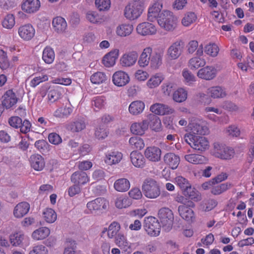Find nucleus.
Instances as JSON below:
<instances>
[{"instance_id": "nucleus-1", "label": "nucleus", "mask_w": 254, "mask_h": 254, "mask_svg": "<svg viewBox=\"0 0 254 254\" xmlns=\"http://www.w3.org/2000/svg\"><path fill=\"white\" fill-rule=\"evenodd\" d=\"M175 181L183 195L196 202L201 199V195L199 192L192 187L187 179L180 176L175 178Z\"/></svg>"}, {"instance_id": "nucleus-2", "label": "nucleus", "mask_w": 254, "mask_h": 254, "mask_svg": "<svg viewBox=\"0 0 254 254\" xmlns=\"http://www.w3.org/2000/svg\"><path fill=\"white\" fill-rule=\"evenodd\" d=\"M157 21L161 28L168 31H174L178 23L177 16L169 10H163L160 13Z\"/></svg>"}, {"instance_id": "nucleus-3", "label": "nucleus", "mask_w": 254, "mask_h": 254, "mask_svg": "<svg viewBox=\"0 0 254 254\" xmlns=\"http://www.w3.org/2000/svg\"><path fill=\"white\" fill-rule=\"evenodd\" d=\"M142 190L144 195L149 198H156L160 194L159 184L151 178H147L144 180Z\"/></svg>"}, {"instance_id": "nucleus-4", "label": "nucleus", "mask_w": 254, "mask_h": 254, "mask_svg": "<svg viewBox=\"0 0 254 254\" xmlns=\"http://www.w3.org/2000/svg\"><path fill=\"white\" fill-rule=\"evenodd\" d=\"M158 216L163 229L166 231H169L172 228L174 221V215L172 210L168 208L163 207L159 209Z\"/></svg>"}, {"instance_id": "nucleus-5", "label": "nucleus", "mask_w": 254, "mask_h": 254, "mask_svg": "<svg viewBox=\"0 0 254 254\" xmlns=\"http://www.w3.org/2000/svg\"><path fill=\"white\" fill-rule=\"evenodd\" d=\"M143 227L150 236L156 237L160 234L161 225L158 220L154 217L145 218L143 222Z\"/></svg>"}, {"instance_id": "nucleus-6", "label": "nucleus", "mask_w": 254, "mask_h": 254, "mask_svg": "<svg viewBox=\"0 0 254 254\" xmlns=\"http://www.w3.org/2000/svg\"><path fill=\"white\" fill-rule=\"evenodd\" d=\"M214 155L222 159H230L233 157L234 151L231 148L219 142L213 144Z\"/></svg>"}, {"instance_id": "nucleus-7", "label": "nucleus", "mask_w": 254, "mask_h": 254, "mask_svg": "<svg viewBox=\"0 0 254 254\" xmlns=\"http://www.w3.org/2000/svg\"><path fill=\"white\" fill-rule=\"evenodd\" d=\"M35 33V28L30 23L22 24L18 28V36L24 41L31 40L34 37Z\"/></svg>"}, {"instance_id": "nucleus-8", "label": "nucleus", "mask_w": 254, "mask_h": 254, "mask_svg": "<svg viewBox=\"0 0 254 254\" xmlns=\"http://www.w3.org/2000/svg\"><path fill=\"white\" fill-rule=\"evenodd\" d=\"M109 206V202L103 197H98L88 202L86 206L90 213L101 211L105 210Z\"/></svg>"}, {"instance_id": "nucleus-9", "label": "nucleus", "mask_w": 254, "mask_h": 254, "mask_svg": "<svg viewBox=\"0 0 254 254\" xmlns=\"http://www.w3.org/2000/svg\"><path fill=\"white\" fill-rule=\"evenodd\" d=\"M185 43L182 40L176 41L169 47L167 54L171 59L176 60L181 55Z\"/></svg>"}, {"instance_id": "nucleus-10", "label": "nucleus", "mask_w": 254, "mask_h": 254, "mask_svg": "<svg viewBox=\"0 0 254 254\" xmlns=\"http://www.w3.org/2000/svg\"><path fill=\"white\" fill-rule=\"evenodd\" d=\"M41 6L40 0H23L21 9L27 14H32L37 12Z\"/></svg>"}, {"instance_id": "nucleus-11", "label": "nucleus", "mask_w": 254, "mask_h": 254, "mask_svg": "<svg viewBox=\"0 0 254 254\" xmlns=\"http://www.w3.org/2000/svg\"><path fill=\"white\" fill-rule=\"evenodd\" d=\"M190 143V146L196 150L199 151H204L209 148V141L208 139L204 137L200 136H195L192 143Z\"/></svg>"}, {"instance_id": "nucleus-12", "label": "nucleus", "mask_w": 254, "mask_h": 254, "mask_svg": "<svg viewBox=\"0 0 254 254\" xmlns=\"http://www.w3.org/2000/svg\"><path fill=\"white\" fill-rule=\"evenodd\" d=\"M217 70L212 66H206L200 68L197 72V76L201 79L210 80L214 78L216 75Z\"/></svg>"}, {"instance_id": "nucleus-13", "label": "nucleus", "mask_w": 254, "mask_h": 254, "mask_svg": "<svg viewBox=\"0 0 254 254\" xmlns=\"http://www.w3.org/2000/svg\"><path fill=\"white\" fill-rule=\"evenodd\" d=\"M70 179L73 184L79 186H83L90 181V178L87 173L80 171L74 172L72 174Z\"/></svg>"}, {"instance_id": "nucleus-14", "label": "nucleus", "mask_w": 254, "mask_h": 254, "mask_svg": "<svg viewBox=\"0 0 254 254\" xmlns=\"http://www.w3.org/2000/svg\"><path fill=\"white\" fill-rule=\"evenodd\" d=\"M123 157V154L119 151H108L105 154L104 162L106 164L110 166L116 165L121 162Z\"/></svg>"}, {"instance_id": "nucleus-15", "label": "nucleus", "mask_w": 254, "mask_h": 254, "mask_svg": "<svg viewBox=\"0 0 254 254\" xmlns=\"http://www.w3.org/2000/svg\"><path fill=\"white\" fill-rule=\"evenodd\" d=\"M18 99L12 90H7L2 96V104L6 109L14 106L17 102Z\"/></svg>"}, {"instance_id": "nucleus-16", "label": "nucleus", "mask_w": 254, "mask_h": 254, "mask_svg": "<svg viewBox=\"0 0 254 254\" xmlns=\"http://www.w3.org/2000/svg\"><path fill=\"white\" fill-rule=\"evenodd\" d=\"M29 209L30 204L28 202L25 201L19 202L13 208V216L16 218H21L28 213Z\"/></svg>"}, {"instance_id": "nucleus-17", "label": "nucleus", "mask_w": 254, "mask_h": 254, "mask_svg": "<svg viewBox=\"0 0 254 254\" xmlns=\"http://www.w3.org/2000/svg\"><path fill=\"white\" fill-rule=\"evenodd\" d=\"M137 32L143 36L153 35L156 33L155 26L151 23L147 22H142L137 25L136 28Z\"/></svg>"}, {"instance_id": "nucleus-18", "label": "nucleus", "mask_w": 254, "mask_h": 254, "mask_svg": "<svg viewBox=\"0 0 254 254\" xmlns=\"http://www.w3.org/2000/svg\"><path fill=\"white\" fill-rule=\"evenodd\" d=\"M161 155V149L156 146L147 147L144 151L145 157L152 162H158L160 160Z\"/></svg>"}, {"instance_id": "nucleus-19", "label": "nucleus", "mask_w": 254, "mask_h": 254, "mask_svg": "<svg viewBox=\"0 0 254 254\" xmlns=\"http://www.w3.org/2000/svg\"><path fill=\"white\" fill-rule=\"evenodd\" d=\"M143 10V3L141 1L133 2L131 7L128 10V19L134 20L137 19Z\"/></svg>"}, {"instance_id": "nucleus-20", "label": "nucleus", "mask_w": 254, "mask_h": 254, "mask_svg": "<svg viewBox=\"0 0 254 254\" xmlns=\"http://www.w3.org/2000/svg\"><path fill=\"white\" fill-rule=\"evenodd\" d=\"M150 110L156 115H164L172 114L174 112V110L169 106L160 103L152 105L150 108Z\"/></svg>"}, {"instance_id": "nucleus-21", "label": "nucleus", "mask_w": 254, "mask_h": 254, "mask_svg": "<svg viewBox=\"0 0 254 254\" xmlns=\"http://www.w3.org/2000/svg\"><path fill=\"white\" fill-rule=\"evenodd\" d=\"M190 127L193 134L205 135L208 133V128L206 123L202 121H197L191 123Z\"/></svg>"}, {"instance_id": "nucleus-22", "label": "nucleus", "mask_w": 254, "mask_h": 254, "mask_svg": "<svg viewBox=\"0 0 254 254\" xmlns=\"http://www.w3.org/2000/svg\"><path fill=\"white\" fill-rule=\"evenodd\" d=\"M29 162L31 167L35 171H42L45 166L44 158L39 154L32 155L30 157Z\"/></svg>"}, {"instance_id": "nucleus-23", "label": "nucleus", "mask_w": 254, "mask_h": 254, "mask_svg": "<svg viewBox=\"0 0 254 254\" xmlns=\"http://www.w3.org/2000/svg\"><path fill=\"white\" fill-rule=\"evenodd\" d=\"M119 56V50L114 49L106 54L102 60L103 64L108 67L113 66Z\"/></svg>"}, {"instance_id": "nucleus-24", "label": "nucleus", "mask_w": 254, "mask_h": 254, "mask_svg": "<svg viewBox=\"0 0 254 254\" xmlns=\"http://www.w3.org/2000/svg\"><path fill=\"white\" fill-rule=\"evenodd\" d=\"M146 121L147 129L148 127L153 130L158 131L161 128V123L159 118L153 114H149L147 116V118L144 120Z\"/></svg>"}, {"instance_id": "nucleus-25", "label": "nucleus", "mask_w": 254, "mask_h": 254, "mask_svg": "<svg viewBox=\"0 0 254 254\" xmlns=\"http://www.w3.org/2000/svg\"><path fill=\"white\" fill-rule=\"evenodd\" d=\"M130 159L134 167L142 168L145 166V159L141 153L136 151H132L130 154Z\"/></svg>"}, {"instance_id": "nucleus-26", "label": "nucleus", "mask_w": 254, "mask_h": 254, "mask_svg": "<svg viewBox=\"0 0 254 254\" xmlns=\"http://www.w3.org/2000/svg\"><path fill=\"white\" fill-rule=\"evenodd\" d=\"M163 159L164 163L172 169H176L180 162L179 156L171 152L165 154Z\"/></svg>"}, {"instance_id": "nucleus-27", "label": "nucleus", "mask_w": 254, "mask_h": 254, "mask_svg": "<svg viewBox=\"0 0 254 254\" xmlns=\"http://www.w3.org/2000/svg\"><path fill=\"white\" fill-rule=\"evenodd\" d=\"M52 26L55 31L58 33H63L67 28V23L62 17L57 16L53 18Z\"/></svg>"}, {"instance_id": "nucleus-28", "label": "nucleus", "mask_w": 254, "mask_h": 254, "mask_svg": "<svg viewBox=\"0 0 254 254\" xmlns=\"http://www.w3.org/2000/svg\"><path fill=\"white\" fill-rule=\"evenodd\" d=\"M120 224L118 222L114 221L109 225L108 228H104L102 233L104 234L107 232L108 238L112 239L120 233Z\"/></svg>"}, {"instance_id": "nucleus-29", "label": "nucleus", "mask_w": 254, "mask_h": 254, "mask_svg": "<svg viewBox=\"0 0 254 254\" xmlns=\"http://www.w3.org/2000/svg\"><path fill=\"white\" fill-rule=\"evenodd\" d=\"M163 51L154 52L150 55V64L153 69H158L162 64Z\"/></svg>"}, {"instance_id": "nucleus-30", "label": "nucleus", "mask_w": 254, "mask_h": 254, "mask_svg": "<svg viewBox=\"0 0 254 254\" xmlns=\"http://www.w3.org/2000/svg\"><path fill=\"white\" fill-rule=\"evenodd\" d=\"M51 230L47 227H41L33 232L32 239L36 241H41L47 238L50 234Z\"/></svg>"}, {"instance_id": "nucleus-31", "label": "nucleus", "mask_w": 254, "mask_h": 254, "mask_svg": "<svg viewBox=\"0 0 254 254\" xmlns=\"http://www.w3.org/2000/svg\"><path fill=\"white\" fill-rule=\"evenodd\" d=\"M130 130L132 133L136 135H142L147 130L146 121L144 120L141 123H134L130 127Z\"/></svg>"}, {"instance_id": "nucleus-32", "label": "nucleus", "mask_w": 254, "mask_h": 254, "mask_svg": "<svg viewBox=\"0 0 254 254\" xmlns=\"http://www.w3.org/2000/svg\"><path fill=\"white\" fill-rule=\"evenodd\" d=\"M86 127L85 120L83 118H78L70 123L68 128L72 132H79L84 129Z\"/></svg>"}, {"instance_id": "nucleus-33", "label": "nucleus", "mask_w": 254, "mask_h": 254, "mask_svg": "<svg viewBox=\"0 0 254 254\" xmlns=\"http://www.w3.org/2000/svg\"><path fill=\"white\" fill-rule=\"evenodd\" d=\"M113 83L118 86H123L127 83V74L123 71H118L113 76Z\"/></svg>"}, {"instance_id": "nucleus-34", "label": "nucleus", "mask_w": 254, "mask_h": 254, "mask_svg": "<svg viewBox=\"0 0 254 254\" xmlns=\"http://www.w3.org/2000/svg\"><path fill=\"white\" fill-rule=\"evenodd\" d=\"M15 24V18L13 14L8 13L3 16L1 21L2 27L6 29L10 30Z\"/></svg>"}, {"instance_id": "nucleus-35", "label": "nucleus", "mask_w": 254, "mask_h": 254, "mask_svg": "<svg viewBox=\"0 0 254 254\" xmlns=\"http://www.w3.org/2000/svg\"><path fill=\"white\" fill-rule=\"evenodd\" d=\"M42 217L44 220L48 223H53L57 219V214L52 208H46L42 212Z\"/></svg>"}, {"instance_id": "nucleus-36", "label": "nucleus", "mask_w": 254, "mask_h": 254, "mask_svg": "<svg viewBox=\"0 0 254 254\" xmlns=\"http://www.w3.org/2000/svg\"><path fill=\"white\" fill-rule=\"evenodd\" d=\"M27 237L20 232H14L9 236V241L13 246L17 247L21 245Z\"/></svg>"}, {"instance_id": "nucleus-37", "label": "nucleus", "mask_w": 254, "mask_h": 254, "mask_svg": "<svg viewBox=\"0 0 254 254\" xmlns=\"http://www.w3.org/2000/svg\"><path fill=\"white\" fill-rule=\"evenodd\" d=\"M73 111V107L70 105H66L58 108L54 112V116L58 118H66Z\"/></svg>"}, {"instance_id": "nucleus-38", "label": "nucleus", "mask_w": 254, "mask_h": 254, "mask_svg": "<svg viewBox=\"0 0 254 254\" xmlns=\"http://www.w3.org/2000/svg\"><path fill=\"white\" fill-rule=\"evenodd\" d=\"M144 103L141 101L132 102L129 105L128 110L133 115H137L142 112L144 109Z\"/></svg>"}, {"instance_id": "nucleus-39", "label": "nucleus", "mask_w": 254, "mask_h": 254, "mask_svg": "<svg viewBox=\"0 0 254 254\" xmlns=\"http://www.w3.org/2000/svg\"><path fill=\"white\" fill-rule=\"evenodd\" d=\"M178 212L182 218L188 221L191 220L194 216L193 210L185 205H180Z\"/></svg>"}, {"instance_id": "nucleus-40", "label": "nucleus", "mask_w": 254, "mask_h": 254, "mask_svg": "<svg viewBox=\"0 0 254 254\" xmlns=\"http://www.w3.org/2000/svg\"><path fill=\"white\" fill-rule=\"evenodd\" d=\"M152 51V49L150 47H147L143 50L138 62L140 66L144 67L149 64L150 59V55Z\"/></svg>"}, {"instance_id": "nucleus-41", "label": "nucleus", "mask_w": 254, "mask_h": 254, "mask_svg": "<svg viewBox=\"0 0 254 254\" xmlns=\"http://www.w3.org/2000/svg\"><path fill=\"white\" fill-rule=\"evenodd\" d=\"M160 4L159 3H154L152 7L148 9L147 19L150 22H153L159 18V13L161 11V8L159 7Z\"/></svg>"}, {"instance_id": "nucleus-42", "label": "nucleus", "mask_w": 254, "mask_h": 254, "mask_svg": "<svg viewBox=\"0 0 254 254\" xmlns=\"http://www.w3.org/2000/svg\"><path fill=\"white\" fill-rule=\"evenodd\" d=\"M77 247L76 241L71 238H67L64 244V254H75Z\"/></svg>"}, {"instance_id": "nucleus-43", "label": "nucleus", "mask_w": 254, "mask_h": 254, "mask_svg": "<svg viewBox=\"0 0 254 254\" xmlns=\"http://www.w3.org/2000/svg\"><path fill=\"white\" fill-rule=\"evenodd\" d=\"M55 58V54L54 50L50 47H46L43 51L42 59L45 63L51 64L53 63Z\"/></svg>"}, {"instance_id": "nucleus-44", "label": "nucleus", "mask_w": 254, "mask_h": 254, "mask_svg": "<svg viewBox=\"0 0 254 254\" xmlns=\"http://www.w3.org/2000/svg\"><path fill=\"white\" fill-rule=\"evenodd\" d=\"M185 159L188 162L194 164H202L206 161L204 156L195 154L186 155Z\"/></svg>"}, {"instance_id": "nucleus-45", "label": "nucleus", "mask_w": 254, "mask_h": 254, "mask_svg": "<svg viewBox=\"0 0 254 254\" xmlns=\"http://www.w3.org/2000/svg\"><path fill=\"white\" fill-rule=\"evenodd\" d=\"M87 20L93 24H99L102 22V16L95 11L89 10L86 14Z\"/></svg>"}, {"instance_id": "nucleus-46", "label": "nucleus", "mask_w": 254, "mask_h": 254, "mask_svg": "<svg viewBox=\"0 0 254 254\" xmlns=\"http://www.w3.org/2000/svg\"><path fill=\"white\" fill-rule=\"evenodd\" d=\"M232 187L233 185L229 183L221 184L220 185L212 187L211 192L214 195H219Z\"/></svg>"}, {"instance_id": "nucleus-47", "label": "nucleus", "mask_w": 254, "mask_h": 254, "mask_svg": "<svg viewBox=\"0 0 254 254\" xmlns=\"http://www.w3.org/2000/svg\"><path fill=\"white\" fill-rule=\"evenodd\" d=\"M187 98V92L183 88H179L173 95V100L178 103L185 101Z\"/></svg>"}, {"instance_id": "nucleus-48", "label": "nucleus", "mask_w": 254, "mask_h": 254, "mask_svg": "<svg viewBox=\"0 0 254 254\" xmlns=\"http://www.w3.org/2000/svg\"><path fill=\"white\" fill-rule=\"evenodd\" d=\"M106 100L103 96H96L93 98L92 106L95 111H98L104 108Z\"/></svg>"}, {"instance_id": "nucleus-49", "label": "nucleus", "mask_w": 254, "mask_h": 254, "mask_svg": "<svg viewBox=\"0 0 254 254\" xmlns=\"http://www.w3.org/2000/svg\"><path fill=\"white\" fill-rule=\"evenodd\" d=\"M206 63L204 59L198 57L190 59L189 62V67L192 70L204 66Z\"/></svg>"}, {"instance_id": "nucleus-50", "label": "nucleus", "mask_w": 254, "mask_h": 254, "mask_svg": "<svg viewBox=\"0 0 254 254\" xmlns=\"http://www.w3.org/2000/svg\"><path fill=\"white\" fill-rule=\"evenodd\" d=\"M109 133L108 129L103 126L97 127L95 130V137L99 140L105 139Z\"/></svg>"}, {"instance_id": "nucleus-51", "label": "nucleus", "mask_w": 254, "mask_h": 254, "mask_svg": "<svg viewBox=\"0 0 254 254\" xmlns=\"http://www.w3.org/2000/svg\"><path fill=\"white\" fill-rule=\"evenodd\" d=\"M114 239L116 245L126 252L127 250L126 247L127 246V241L126 236L120 232Z\"/></svg>"}, {"instance_id": "nucleus-52", "label": "nucleus", "mask_w": 254, "mask_h": 254, "mask_svg": "<svg viewBox=\"0 0 254 254\" xmlns=\"http://www.w3.org/2000/svg\"><path fill=\"white\" fill-rule=\"evenodd\" d=\"M95 4L97 9L101 11H108L111 7V0H95Z\"/></svg>"}, {"instance_id": "nucleus-53", "label": "nucleus", "mask_w": 254, "mask_h": 254, "mask_svg": "<svg viewBox=\"0 0 254 254\" xmlns=\"http://www.w3.org/2000/svg\"><path fill=\"white\" fill-rule=\"evenodd\" d=\"M114 187L118 191H126L127 189V180L125 178L117 180L114 184Z\"/></svg>"}, {"instance_id": "nucleus-54", "label": "nucleus", "mask_w": 254, "mask_h": 254, "mask_svg": "<svg viewBox=\"0 0 254 254\" xmlns=\"http://www.w3.org/2000/svg\"><path fill=\"white\" fill-rule=\"evenodd\" d=\"M29 254H48V250L43 245H35L32 247Z\"/></svg>"}, {"instance_id": "nucleus-55", "label": "nucleus", "mask_w": 254, "mask_h": 254, "mask_svg": "<svg viewBox=\"0 0 254 254\" xmlns=\"http://www.w3.org/2000/svg\"><path fill=\"white\" fill-rule=\"evenodd\" d=\"M106 80V75L102 72H97L93 74L90 77L92 83L99 84Z\"/></svg>"}, {"instance_id": "nucleus-56", "label": "nucleus", "mask_w": 254, "mask_h": 254, "mask_svg": "<svg viewBox=\"0 0 254 254\" xmlns=\"http://www.w3.org/2000/svg\"><path fill=\"white\" fill-rule=\"evenodd\" d=\"M48 76L47 74H41L33 77L30 82V86L35 87L43 82L48 80Z\"/></svg>"}, {"instance_id": "nucleus-57", "label": "nucleus", "mask_w": 254, "mask_h": 254, "mask_svg": "<svg viewBox=\"0 0 254 254\" xmlns=\"http://www.w3.org/2000/svg\"><path fill=\"white\" fill-rule=\"evenodd\" d=\"M129 143L132 148L141 149L144 146L143 140L140 137H133L130 138Z\"/></svg>"}, {"instance_id": "nucleus-58", "label": "nucleus", "mask_w": 254, "mask_h": 254, "mask_svg": "<svg viewBox=\"0 0 254 254\" xmlns=\"http://www.w3.org/2000/svg\"><path fill=\"white\" fill-rule=\"evenodd\" d=\"M219 51L217 45L215 44H210L206 45L204 48V52L212 57H216Z\"/></svg>"}, {"instance_id": "nucleus-59", "label": "nucleus", "mask_w": 254, "mask_h": 254, "mask_svg": "<svg viewBox=\"0 0 254 254\" xmlns=\"http://www.w3.org/2000/svg\"><path fill=\"white\" fill-rule=\"evenodd\" d=\"M196 16L194 12H190L186 14L182 20V23L185 26H188L195 21Z\"/></svg>"}, {"instance_id": "nucleus-60", "label": "nucleus", "mask_w": 254, "mask_h": 254, "mask_svg": "<svg viewBox=\"0 0 254 254\" xmlns=\"http://www.w3.org/2000/svg\"><path fill=\"white\" fill-rule=\"evenodd\" d=\"M210 95L214 98H222L226 95L225 92L219 86L212 87L210 90Z\"/></svg>"}, {"instance_id": "nucleus-61", "label": "nucleus", "mask_w": 254, "mask_h": 254, "mask_svg": "<svg viewBox=\"0 0 254 254\" xmlns=\"http://www.w3.org/2000/svg\"><path fill=\"white\" fill-rule=\"evenodd\" d=\"M9 66V64L6 53L0 49V67L1 69H5L8 68Z\"/></svg>"}, {"instance_id": "nucleus-62", "label": "nucleus", "mask_w": 254, "mask_h": 254, "mask_svg": "<svg viewBox=\"0 0 254 254\" xmlns=\"http://www.w3.org/2000/svg\"><path fill=\"white\" fill-rule=\"evenodd\" d=\"M115 205L119 209L126 208L127 206V197L125 194L119 195L116 200Z\"/></svg>"}, {"instance_id": "nucleus-63", "label": "nucleus", "mask_w": 254, "mask_h": 254, "mask_svg": "<svg viewBox=\"0 0 254 254\" xmlns=\"http://www.w3.org/2000/svg\"><path fill=\"white\" fill-rule=\"evenodd\" d=\"M92 166V162L89 160L79 161L77 163V166L81 171H87L91 169Z\"/></svg>"}, {"instance_id": "nucleus-64", "label": "nucleus", "mask_w": 254, "mask_h": 254, "mask_svg": "<svg viewBox=\"0 0 254 254\" xmlns=\"http://www.w3.org/2000/svg\"><path fill=\"white\" fill-rule=\"evenodd\" d=\"M15 6L14 1L11 0H0V7L5 10H8Z\"/></svg>"}]
</instances>
